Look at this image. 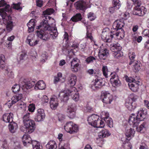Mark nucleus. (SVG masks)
<instances>
[{"label": "nucleus", "mask_w": 149, "mask_h": 149, "mask_svg": "<svg viewBox=\"0 0 149 149\" xmlns=\"http://www.w3.org/2000/svg\"><path fill=\"white\" fill-rule=\"evenodd\" d=\"M42 22L38 26L37 28V36L43 40H47L49 38V34L54 39L57 36L58 33L55 26V21L54 19L50 16L46 15L45 16Z\"/></svg>", "instance_id": "f257e3e1"}, {"label": "nucleus", "mask_w": 149, "mask_h": 149, "mask_svg": "<svg viewBox=\"0 0 149 149\" xmlns=\"http://www.w3.org/2000/svg\"><path fill=\"white\" fill-rule=\"evenodd\" d=\"M5 6L4 8L0 9V15L2 17L3 24L6 26L7 31L9 32L13 29L14 26L11 17L7 15L6 12L11 13L12 12L10 6L7 5L4 0H1L0 1V7Z\"/></svg>", "instance_id": "f03ea898"}, {"label": "nucleus", "mask_w": 149, "mask_h": 149, "mask_svg": "<svg viewBox=\"0 0 149 149\" xmlns=\"http://www.w3.org/2000/svg\"><path fill=\"white\" fill-rule=\"evenodd\" d=\"M147 114V109L140 108L138 111L136 116L134 113H132L128 119L129 124L133 127H136L140 121L143 120L146 118Z\"/></svg>", "instance_id": "7ed1b4c3"}, {"label": "nucleus", "mask_w": 149, "mask_h": 149, "mask_svg": "<svg viewBox=\"0 0 149 149\" xmlns=\"http://www.w3.org/2000/svg\"><path fill=\"white\" fill-rule=\"evenodd\" d=\"M19 85L15 84L13 86L12 88L13 92L16 93L19 92L20 89V86L24 91H26V90L33 87L35 85V82L33 81L24 79L22 81H20Z\"/></svg>", "instance_id": "20e7f679"}, {"label": "nucleus", "mask_w": 149, "mask_h": 149, "mask_svg": "<svg viewBox=\"0 0 149 149\" xmlns=\"http://www.w3.org/2000/svg\"><path fill=\"white\" fill-rule=\"evenodd\" d=\"M75 88L73 87L71 90H68L67 92L64 91L60 92L58 95L59 98L61 101L67 102L69 99V96H71L72 99L75 101H77L79 100V96L77 92L74 91Z\"/></svg>", "instance_id": "39448f33"}, {"label": "nucleus", "mask_w": 149, "mask_h": 149, "mask_svg": "<svg viewBox=\"0 0 149 149\" xmlns=\"http://www.w3.org/2000/svg\"><path fill=\"white\" fill-rule=\"evenodd\" d=\"M87 121L89 124L97 128H103L105 124L103 121L99 118V116L97 115L92 114L89 116Z\"/></svg>", "instance_id": "423d86ee"}, {"label": "nucleus", "mask_w": 149, "mask_h": 149, "mask_svg": "<svg viewBox=\"0 0 149 149\" xmlns=\"http://www.w3.org/2000/svg\"><path fill=\"white\" fill-rule=\"evenodd\" d=\"M102 40L105 42L102 46H107V47H111L112 45L111 39L113 38V35L106 32H103L101 36Z\"/></svg>", "instance_id": "0eeeda50"}, {"label": "nucleus", "mask_w": 149, "mask_h": 149, "mask_svg": "<svg viewBox=\"0 0 149 149\" xmlns=\"http://www.w3.org/2000/svg\"><path fill=\"white\" fill-rule=\"evenodd\" d=\"M132 1L135 6L133 11V14L139 16H142L144 15V13L143 12H142L141 8H140L141 4L140 0H132Z\"/></svg>", "instance_id": "6e6552de"}, {"label": "nucleus", "mask_w": 149, "mask_h": 149, "mask_svg": "<svg viewBox=\"0 0 149 149\" xmlns=\"http://www.w3.org/2000/svg\"><path fill=\"white\" fill-rule=\"evenodd\" d=\"M64 129L67 132L70 134L76 133L78 130L77 125L71 121L67 123L64 126Z\"/></svg>", "instance_id": "1a4fd4ad"}, {"label": "nucleus", "mask_w": 149, "mask_h": 149, "mask_svg": "<svg viewBox=\"0 0 149 149\" xmlns=\"http://www.w3.org/2000/svg\"><path fill=\"white\" fill-rule=\"evenodd\" d=\"M101 97L102 102L107 104H110L113 100L112 96L107 91H102Z\"/></svg>", "instance_id": "9d476101"}, {"label": "nucleus", "mask_w": 149, "mask_h": 149, "mask_svg": "<svg viewBox=\"0 0 149 149\" xmlns=\"http://www.w3.org/2000/svg\"><path fill=\"white\" fill-rule=\"evenodd\" d=\"M109 47H107V46L100 47L98 52V56L100 59L104 60L106 58L109 54V50L107 49Z\"/></svg>", "instance_id": "9b49d317"}, {"label": "nucleus", "mask_w": 149, "mask_h": 149, "mask_svg": "<svg viewBox=\"0 0 149 149\" xmlns=\"http://www.w3.org/2000/svg\"><path fill=\"white\" fill-rule=\"evenodd\" d=\"M22 141L24 146H26L27 143H30L32 144L33 148L39 144L38 142L36 141H31V138L28 134H25L23 136Z\"/></svg>", "instance_id": "f8f14e48"}, {"label": "nucleus", "mask_w": 149, "mask_h": 149, "mask_svg": "<svg viewBox=\"0 0 149 149\" xmlns=\"http://www.w3.org/2000/svg\"><path fill=\"white\" fill-rule=\"evenodd\" d=\"M76 105L72 104L69 105L66 110L67 116L70 118H74L76 115Z\"/></svg>", "instance_id": "ddd939ff"}, {"label": "nucleus", "mask_w": 149, "mask_h": 149, "mask_svg": "<svg viewBox=\"0 0 149 149\" xmlns=\"http://www.w3.org/2000/svg\"><path fill=\"white\" fill-rule=\"evenodd\" d=\"M102 114L103 115H102V118L105 121L107 125L110 127L112 128L113 127V123L112 119L109 117V114L107 112L105 111H103L102 113Z\"/></svg>", "instance_id": "4468645a"}, {"label": "nucleus", "mask_w": 149, "mask_h": 149, "mask_svg": "<svg viewBox=\"0 0 149 149\" xmlns=\"http://www.w3.org/2000/svg\"><path fill=\"white\" fill-rule=\"evenodd\" d=\"M24 123L26 132L31 133L34 131L35 128V124L33 120H29Z\"/></svg>", "instance_id": "2eb2a0df"}, {"label": "nucleus", "mask_w": 149, "mask_h": 149, "mask_svg": "<svg viewBox=\"0 0 149 149\" xmlns=\"http://www.w3.org/2000/svg\"><path fill=\"white\" fill-rule=\"evenodd\" d=\"M128 82H130L128 84L129 88L133 92H136L138 89V83L139 82V81H137L135 79L132 77H130L128 80Z\"/></svg>", "instance_id": "dca6fc26"}, {"label": "nucleus", "mask_w": 149, "mask_h": 149, "mask_svg": "<svg viewBox=\"0 0 149 149\" xmlns=\"http://www.w3.org/2000/svg\"><path fill=\"white\" fill-rule=\"evenodd\" d=\"M108 77H110L111 82L113 86L115 87L118 85H120V81L119 80L118 76L116 73L114 72L111 73Z\"/></svg>", "instance_id": "f3484780"}, {"label": "nucleus", "mask_w": 149, "mask_h": 149, "mask_svg": "<svg viewBox=\"0 0 149 149\" xmlns=\"http://www.w3.org/2000/svg\"><path fill=\"white\" fill-rule=\"evenodd\" d=\"M124 25V23L123 19H120L116 20L113 23L112 26V31L113 30L114 31H117L118 30L121 29Z\"/></svg>", "instance_id": "a211bd4d"}, {"label": "nucleus", "mask_w": 149, "mask_h": 149, "mask_svg": "<svg viewBox=\"0 0 149 149\" xmlns=\"http://www.w3.org/2000/svg\"><path fill=\"white\" fill-rule=\"evenodd\" d=\"M104 85L103 79L100 77L95 79L93 84H92L91 88L93 90H97L100 88Z\"/></svg>", "instance_id": "6ab92c4d"}, {"label": "nucleus", "mask_w": 149, "mask_h": 149, "mask_svg": "<svg viewBox=\"0 0 149 149\" xmlns=\"http://www.w3.org/2000/svg\"><path fill=\"white\" fill-rule=\"evenodd\" d=\"M45 114L43 109H38L35 117V120L36 121L39 122L43 120L45 117Z\"/></svg>", "instance_id": "aec40b11"}, {"label": "nucleus", "mask_w": 149, "mask_h": 149, "mask_svg": "<svg viewBox=\"0 0 149 149\" xmlns=\"http://www.w3.org/2000/svg\"><path fill=\"white\" fill-rule=\"evenodd\" d=\"M136 98L133 97L132 100L129 99H127L125 102V106L128 109L131 111L134 110L136 107V105L135 102H133L132 100L135 101Z\"/></svg>", "instance_id": "412c9836"}, {"label": "nucleus", "mask_w": 149, "mask_h": 149, "mask_svg": "<svg viewBox=\"0 0 149 149\" xmlns=\"http://www.w3.org/2000/svg\"><path fill=\"white\" fill-rule=\"evenodd\" d=\"M74 5L76 8L77 10H84L86 8V3L85 1H79L74 3Z\"/></svg>", "instance_id": "4be33fe9"}, {"label": "nucleus", "mask_w": 149, "mask_h": 149, "mask_svg": "<svg viewBox=\"0 0 149 149\" xmlns=\"http://www.w3.org/2000/svg\"><path fill=\"white\" fill-rule=\"evenodd\" d=\"M119 0H113V6L109 8V11L111 14L113 13L116 10L119 9L120 7Z\"/></svg>", "instance_id": "5701e85b"}, {"label": "nucleus", "mask_w": 149, "mask_h": 149, "mask_svg": "<svg viewBox=\"0 0 149 149\" xmlns=\"http://www.w3.org/2000/svg\"><path fill=\"white\" fill-rule=\"evenodd\" d=\"M109 47L110 48V50L111 51L116 53V55H118L117 56H119L120 55L118 54L122 49V47L118 43L115 44L112 43L111 46Z\"/></svg>", "instance_id": "b1692460"}, {"label": "nucleus", "mask_w": 149, "mask_h": 149, "mask_svg": "<svg viewBox=\"0 0 149 149\" xmlns=\"http://www.w3.org/2000/svg\"><path fill=\"white\" fill-rule=\"evenodd\" d=\"M49 104L50 107L52 109H56L59 104L58 98L55 97L51 98Z\"/></svg>", "instance_id": "393cba45"}, {"label": "nucleus", "mask_w": 149, "mask_h": 149, "mask_svg": "<svg viewBox=\"0 0 149 149\" xmlns=\"http://www.w3.org/2000/svg\"><path fill=\"white\" fill-rule=\"evenodd\" d=\"M13 116L12 113H5L3 116V120L4 122L10 123L13 121Z\"/></svg>", "instance_id": "a878e982"}, {"label": "nucleus", "mask_w": 149, "mask_h": 149, "mask_svg": "<svg viewBox=\"0 0 149 149\" xmlns=\"http://www.w3.org/2000/svg\"><path fill=\"white\" fill-rule=\"evenodd\" d=\"M8 127L10 132L12 133H14L16 132L18 126L17 123L13 121L10 123Z\"/></svg>", "instance_id": "bb28decb"}, {"label": "nucleus", "mask_w": 149, "mask_h": 149, "mask_svg": "<svg viewBox=\"0 0 149 149\" xmlns=\"http://www.w3.org/2000/svg\"><path fill=\"white\" fill-rule=\"evenodd\" d=\"M77 79V77L75 74H71L68 78V83L70 84L71 86H74L76 84Z\"/></svg>", "instance_id": "cd10ccee"}, {"label": "nucleus", "mask_w": 149, "mask_h": 149, "mask_svg": "<svg viewBox=\"0 0 149 149\" xmlns=\"http://www.w3.org/2000/svg\"><path fill=\"white\" fill-rule=\"evenodd\" d=\"M23 98V95L22 94H19L13 96L11 98V101L10 106L12 105L15 104L19 100H21Z\"/></svg>", "instance_id": "c85d7f7f"}, {"label": "nucleus", "mask_w": 149, "mask_h": 149, "mask_svg": "<svg viewBox=\"0 0 149 149\" xmlns=\"http://www.w3.org/2000/svg\"><path fill=\"white\" fill-rule=\"evenodd\" d=\"M32 36L33 35H30L27 37V39L26 40V42L31 46H35L38 42L37 40H36L34 42L33 39L32 38Z\"/></svg>", "instance_id": "c756f323"}, {"label": "nucleus", "mask_w": 149, "mask_h": 149, "mask_svg": "<svg viewBox=\"0 0 149 149\" xmlns=\"http://www.w3.org/2000/svg\"><path fill=\"white\" fill-rule=\"evenodd\" d=\"M32 36L33 35H30L27 37V39L26 40V42L31 46H35L38 42L37 40H36L34 42L33 39L32 38Z\"/></svg>", "instance_id": "7c9ffc66"}, {"label": "nucleus", "mask_w": 149, "mask_h": 149, "mask_svg": "<svg viewBox=\"0 0 149 149\" xmlns=\"http://www.w3.org/2000/svg\"><path fill=\"white\" fill-rule=\"evenodd\" d=\"M36 21L35 19H32L28 23L27 26L28 27V31L29 32H31L34 31Z\"/></svg>", "instance_id": "2f4dec72"}, {"label": "nucleus", "mask_w": 149, "mask_h": 149, "mask_svg": "<svg viewBox=\"0 0 149 149\" xmlns=\"http://www.w3.org/2000/svg\"><path fill=\"white\" fill-rule=\"evenodd\" d=\"M135 131L132 128L127 129L125 133V135L126 137V139L129 141L131 139V137H133L135 134Z\"/></svg>", "instance_id": "473e14b6"}, {"label": "nucleus", "mask_w": 149, "mask_h": 149, "mask_svg": "<svg viewBox=\"0 0 149 149\" xmlns=\"http://www.w3.org/2000/svg\"><path fill=\"white\" fill-rule=\"evenodd\" d=\"M45 84L44 81L42 80L38 81L36 84L35 87V89L40 90H43L45 88Z\"/></svg>", "instance_id": "72a5a7b5"}, {"label": "nucleus", "mask_w": 149, "mask_h": 149, "mask_svg": "<svg viewBox=\"0 0 149 149\" xmlns=\"http://www.w3.org/2000/svg\"><path fill=\"white\" fill-rule=\"evenodd\" d=\"M47 149H56L57 145L56 142L53 140H50L46 145Z\"/></svg>", "instance_id": "f704fd0d"}, {"label": "nucleus", "mask_w": 149, "mask_h": 149, "mask_svg": "<svg viewBox=\"0 0 149 149\" xmlns=\"http://www.w3.org/2000/svg\"><path fill=\"white\" fill-rule=\"evenodd\" d=\"M82 19V17L81 14L80 13H78L73 16L71 18L70 20L73 22H77L81 21Z\"/></svg>", "instance_id": "c9c22d12"}, {"label": "nucleus", "mask_w": 149, "mask_h": 149, "mask_svg": "<svg viewBox=\"0 0 149 149\" xmlns=\"http://www.w3.org/2000/svg\"><path fill=\"white\" fill-rule=\"evenodd\" d=\"M110 134L107 130L104 129L99 132V136L100 138H103L110 136Z\"/></svg>", "instance_id": "e433bc0d"}, {"label": "nucleus", "mask_w": 149, "mask_h": 149, "mask_svg": "<svg viewBox=\"0 0 149 149\" xmlns=\"http://www.w3.org/2000/svg\"><path fill=\"white\" fill-rule=\"evenodd\" d=\"M5 57L4 55L1 54L0 55V69H3L5 67Z\"/></svg>", "instance_id": "4c0bfd02"}, {"label": "nucleus", "mask_w": 149, "mask_h": 149, "mask_svg": "<svg viewBox=\"0 0 149 149\" xmlns=\"http://www.w3.org/2000/svg\"><path fill=\"white\" fill-rule=\"evenodd\" d=\"M129 57L130 61L129 63V65H131L133 64V62H134L136 61L134 60V58L135 56V54L133 52H131L129 54Z\"/></svg>", "instance_id": "58836bf2"}, {"label": "nucleus", "mask_w": 149, "mask_h": 149, "mask_svg": "<svg viewBox=\"0 0 149 149\" xmlns=\"http://www.w3.org/2000/svg\"><path fill=\"white\" fill-rule=\"evenodd\" d=\"M102 71L104 76L106 78H108L110 72L108 71L107 66L106 65L103 66L102 68Z\"/></svg>", "instance_id": "ea45409f"}, {"label": "nucleus", "mask_w": 149, "mask_h": 149, "mask_svg": "<svg viewBox=\"0 0 149 149\" xmlns=\"http://www.w3.org/2000/svg\"><path fill=\"white\" fill-rule=\"evenodd\" d=\"M134 63L133 67V70L135 72H138L140 69L139 63L138 61H136L134 62H133Z\"/></svg>", "instance_id": "a19ab883"}, {"label": "nucleus", "mask_w": 149, "mask_h": 149, "mask_svg": "<svg viewBox=\"0 0 149 149\" xmlns=\"http://www.w3.org/2000/svg\"><path fill=\"white\" fill-rule=\"evenodd\" d=\"M54 12V10L51 8H48L43 12V14L46 16V15H49L53 13Z\"/></svg>", "instance_id": "79ce46f5"}, {"label": "nucleus", "mask_w": 149, "mask_h": 149, "mask_svg": "<svg viewBox=\"0 0 149 149\" xmlns=\"http://www.w3.org/2000/svg\"><path fill=\"white\" fill-rule=\"evenodd\" d=\"M21 3H13L12 6V7L14 9L17 10H21L22 9V8L20 6Z\"/></svg>", "instance_id": "37998d69"}, {"label": "nucleus", "mask_w": 149, "mask_h": 149, "mask_svg": "<svg viewBox=\"0 0 149 149\" xmlns=\"http://www.w3.org/2000/svg\"><path fill=\"white\" fill-rule=\"evenodd\" d=\"M147 125V123L146 122H144L141 125H140L139 127H137V126L136 127V129L137 130V131L139 132H141L143 130V128H145L146 127Z\"/></svg>", "instance_id": "c03bdc74"}, {"label": "nucleus", "mask_w": 149, "mask_h": 149, "mask_svg": "<svg viewBox=\"0 0 149 149\" xmlns=\"http://www.w3.org/2000/svg\"><path fill=\"white\" fill-rule=\"evenodd\" d=\"M30 113L28 112L25 114L23 118V122L24 123L26 122L29 120H31L30 119Z\"/></svg>", "instance_id": "a18cd8bd"}, {"label": "nucleus", "mask_w": 149, "mask_h": 149, "mask_svg": "<svg viewBox=\"0 0 149 149\" xmlns=\"http://www.w3.org/2000/svg\"><path fill=\"white\" fill-rule=\"evenodd\" d=\"M80 63L79 60L77 58H74L70 62L71 65H79Z\"/></svg>", "instance_id": "49530a36"}, {"label": "nucleus", "mask_w": 149, "mask_h": 149, "mask_svg": "<svg viewBox=\"0 0 149 149\" xmlns=\"http://www.w3.org/2000/svg\"><path fill=\"white\" fill-rule=\"evenodd\" d=\"M79 68V65H71L70 68L72 71L74 72H77Z\"/></svg>", "instance_id": "de8ad7c7"}, {"label": "nucleus", "mask_w": 149, "mask_h": 149, "mask_svg": "<svg viewBox=\"0 0 149 149\" xmlns=\"http://www.w3.org/2000/svg\"><path fill=\"white\" fill-rule=\"evenodd\" d=\"M41 57L42 59L40 61L43 63L47 60L48 58L47 54L45 52L42 53L41 55Z\"/></svg>", "instance_id": "09e8293b"}, {"label": "nucleus", "mask_w": 149, "mask_h": 149, "mask_svg": "<svg viewBox=\"0 0 149 149\" xmlns=\"http://www.w3.org/2000/svg\"><path fill=\"white\" fill-rule=\"evenodd\" d=\"M95 58L92 56H90L87 57L85 61L86 62L87 64H89L90 63H93V61L95 60Z\"/></svg>", "instance_id": "8fccbe9b"}, {"label": "nucleus", "mask_w": 149, "mask_h": 149, "mask_svg": "<svg viewBox=\"0 0 149 149\" xmlns=\"http://www.w3.org/2000/svg\"><path fill=\"white\" fill-rule=\"evenodd\" d=\"M88 17L90 20L92 21L95 19L96 17L93 13L90 12L88 14Z\"/></svg>", "instance_id": "3c124183"}, {"label": "nucleus", "mask_w": 149, "mask_h": 149, "mask_svg": "<svg viewBox=\"0 0 149 149\" xmlns=\"http://www.w3.org/2000/svg\"><path fill=\"white\" fill-rule=\"evenodd\" d=\"M26 58H27L26 53L25 52H22L19 57L20 60H24Z\"/></svg>", "instance_id": "603ef678"}, {"label": "nucleus", "mask_w": 149, "mask_h": 149, "mask_svg": "<svg viewBox=\"0 0 149 149\" xmlns=\"http://www.w3.org/2000/svg\"><path fill=\"white\" fill-rule=\"evenodd\" d=\"M42 102L43 104L47 103L49 101V99L46 95H44L42 99Z\"/></svg>", "instance_id": "864d4df0"}, {"label": "nucleus", "mask_w": 149, "mask_h": 149, "mask_svg": "<svg viewBox=\"0 0 149 149\" xmlns=\"http://www.w3.org/2000/svg\"><path fill=\"white\" fill-rule=\"evenodd\" d=\"M36 5L38 7H41L43 5V1L41 0H37L36 1Z\"/></svg>", "instance_id": "5fc2aeb1"}, {"label": "nucleus", "mask_w": 149, "mask_h": 149, "mask_svg": "<svg viewBox=\"0 0 149 149\" xmlns=\"http://www.w3.org/2000/svg\"><path fill=\"white\" fill-rule=\"evenodd\" d=\"M8 147V146L7 141L6 140H4L2 143V147L3 148L6 149Z\"/></svg>", "instance_id": "6e6d98bb"}, {"label": "nucleus", "mask_w": 149, "mask_h": 149, "mask_svg": "<svg viewBox=\"0 0 149 149\" xmlns=\"http://www.w3.org/2000/svg\"><path fill=\"white\" fill-rule=\"evenodd\" d=\"M143 34L144 36H147L149 38V30L148 29L145 30L143 32Z\"/></svg>", "instance_id": "4d7b16f0"}, {"label": "nucleus", "mask_w": 149, "mask_h": 149, "mask_svg": "<svg viewBox=\"0 0 149 149\" xmlns=\"http://www.w3.org/2000/svg\"><path fill=\"white\" fill-rule=\"evenodd\" d=\"M35 109V107L33 105H30L29 107L28 110L29 111L33 112Z\"/></svg>", "instance_id": "13d9d810"}, {"label": "nucleus", "mask_w": 149, "mask_h": 149, "mask_svg": "<svg viewBox=\"0 0 149 149\" xmlns=\"http://www.w3.org/2000/svg\"><path fill=\"white\" fill-rule=\"evenodd\" d=\"M86 36V38L91 39V40H92L93 37L91 36V33H89L88 30H87Z\"/></svg>", "instance_id": "bf43d9fd"}, {"label": "nucleus", "mask_w": 149, "mask_h": 149, "mask_svg": "<svg viewBox=\"0 0 149 149\" xmlns=\"http://www.w3.org/2000/svg\"><path fill=\"white\" fill-rule=\"evenodd\" d=\"M58 118L59 120L60 121H62L65 119L64 116L61 114L59 115Z\"/></svg>", "instance_id": "052dcab7"}, {"label": "nucleus", "mask_w": 149, "mask_h": 149, "mask_svg": "<svg viewBox=\"0 0 149 149\" xmlns=\"http://www.w3.org/2000/svg\"><path fill=\"white\" fill-rule=\"evenodd\" d=\"M125 147L126 149H132V146L130 143H127L125 145Z\"/></svg>", "instance_id": "680f3d73"}, {"label": "nucleus", "mask_w": 149, "mask_h": 149, "mask_svg": "<svg viewBox=\"0 0 149 149\" xmlns=\"http://www.w3.org/2000/svg\"><path fill=\"white\" fill-rule=\"evenodd\" d=\"M144 103L145 106L148 109H149V102L148 101L146 100L144 101Z\"/></svg>", "instance_id": "e2e57ef3"}, {"label": "nucleus", "mask_w": 149, "mask_h": 149, "mask_svg": "<svg viewBox=\"0 0 149 149\" xmlns=\"http://www.w3.org/2000/svg\"><path fill=\"white\" fill-rule=\"evenodd\" d=\"M64 39L66 40V41L68 40V33L66 32H65V33L64 35Z\"/></svg>", "instance_id": "0e129e2a"}, {"label": "nucleus", "mask_w": 149, "mask_h": 149, "mask_svg": "<svg viewBox=\"0 0 149 149\" xmlns=\"http://www.w3.org/2000/svg\"><path fill=\"white\" fill-rule=\"evenodd\" d=\"M66 63L65 61L64 60H61L59 62V65L60 66H62L64 65Z\"/></svg>", "instance_id": "69168bd1"}, {"label": "nucleus", "mask_w": 149, "mask_h": 149, "mask_svg": "<svg viewBox=\"0 0 149 149\" xmlns=\"http://www.w3.org/2000/svg\"><path fill=\"white\" fill-rule=\"evenodd\" d=\"M15 36H12L8 37L7 38V40L10 41H12L15 38Z\"/></svg>", "instance_id": "338daca9"}, {"label": "nucleus", "mask_w": 149, "mask_h": 149, "mask_svg": "<svg viewBox=\"0 0 149 149\" xmlns=\"http://www.w3.org/2000/svg\"><path fill=\"white\" fill-rule=\"evenodd\" d=\"M145 47L147 49H149V40L146 41L145 43Z\"/></svg>", "instance_id": "774afa93"}]
</instances>
